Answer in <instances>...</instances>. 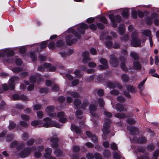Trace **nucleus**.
I'll return each mask as SVG.
<instances>
[{"label":"nucleus","mask_w":159,"mask_h":159,"mask_svg":"<svg viewBox=\"0 0 159 159\" xmlns=\"http://www.w3.org/2000/svg\"><path fill=\"white\" fill-rule=\"evenodd\" d=\"M99 104L101 107H102L104 105V102L102 98H100L98 100Z\"/></svg>","instance_id":"37998d69"},{"label":"nucleus","mask_w":159,"mask_h":159,"mask_svg":"<svg viewBox=\"0 0 159 159\" xmlns=\"http://www.w3.org/2000/svg\"><path fill=\"white\" fill-rule=\"evenodd\" d=\"M7 55V56H11L14 55L13 51L9 49H3L0 52V57H3Z\"/></svg>","instance_id":"0eeeda50"},{"label":"nucleus","mask_w":159,"mask_h":159,"mask_svg":"<svg viewBox=\"0 0 159 159\" xmlns=\"http://www.w3.org/2000/svg\"><path fill=\"white\" fill-rule=\"evenodd\" d=\"M37 115L38 118L41 119L43 116V113L41 111H39L37 113Z\"/></svg>","instance_id":"6e6d98bb"},{"label":"nucleus","mask_w":159,"mask_h":159,"mask_svg":"<svg viewBox=\"0 0 159 159\" xmlns=\"http://www.w3.org/2000/svg\"><path fill=\"white\" fill-rule=\"evenodd\" d=\"M105 45L107 48H110L112 46V43L111 41L108 40L106 43Z\"/></svg>","instance_id":"ea45409f"},{"label":"nucleus","mask_w":159,"mask_h":159,"mask_svg":"<svg viewBox=\"0 0 159 159\" xmlns=\"http://www.w3.org/2000/svg\"><path fill=\"white\" fill-rule=\"evenodd\" d=\"M71 129L72 130H74L77 133H79L80 132V129L78 127L74 125H72L71 127Z\"/></svg>","instance_id":"b1692460"},{"label":"nucleus","mask_w":159,"mask_h":159,"mask_svg":"<svg viewBox=\"0 0 159 159\" xmlns=\"http://www.w3.org/2000/svg\"><path fill=\"white\" fill-rule=\"evenodd\" d=\"M31 125L33 126H38L39 127L42 126L41 122L40 121H38L37 120L33 121L31 123Z\"/></svg>","instance_id":"aec40b11"},{"label":"nucleus","mask_w":159,"mask_h":159,"mask_svg":"<svg viewBox=\"0 0 159 159\" xmlns=\"http://www.w3.org/2000/svg\"><path fill=\"white\" fill-rule=\"evenodd\" d=\"M146 79H145L141 82L138 85V88L140 90H142L143 89V86L146 81Z\"/></svg>","instance_id":"72a5a7b5"},{"label":"nucleus","mask_w":159,"mask_h":159,"mask_svg":"<svg viewBox=\"0 0 159 159\" xmlns=\"http://www.w3.org/2000/svg\"><path fill=\"white\" fill-rule=\"evenodd\" d=\"M21 70V69L20 67H17L14 68L12 70V71L14 73H17L20 71Z\"/></svg>","instance_id":"864d4df0"},{"label":"nucleus","mask_w":159,"mask_h":159,"mask_svg":"<svg viewBox=\"0 0 159 159\" xmlns=\"http://www.w3.org/2000/svg\"><path fill=\"white\" fill-rule=\"evenodd\" d=\"M100 21L102 22L105 24L107 23V20L105 19V18L103 16H102L100 17Z\"/></svg>","instance_id":"69168bd1"},{"label":"nucleus","mask_w":159,"mask_h":159,"mask_svg":"<svg viewBox=\"0 0 159 159\" xmlns=\"http://www.w3.org/2000/svg\"><path fill=\"white\" fill-rule=\"evenodd\" d=\"M86 157L88 159H92L94 157L93 154L91 153H88L86 155Z\"/></svg>","instance_id":"09e8293b"},{"label":"nucleus","mask_w":159,"mask_h":159,"mask_svg":"<svg viewBox=\"0 0 159 159\" xmlns=\"http://www.w3.org/2000/svg\"><path fill=\"white\" fill-rule=\"evenodd\" d=\"M143 34L147 36H149L151 34V32L149 30H146L143 31Z\"/></svg>","instance_id":"c03bdc74"},{"label":"nucleus","mask_w":159,"mask_h":159,"mask_svg":"<svg viewBox=\"0 0 159 159\" xmlns=\"http://www.w3.org/2000/svg\"><path fill=\"white\" fill-rule=\"evenodd\" d=\"M110 63L111 64L114 66L117 65L118 61L114 56H111L110 57Z\"/></svg>","instance_id":"dca6fc26"},{"label":"nucleus","mask_w":159,"mask_h":159,"mask_svg":"<svg viewBox=\"0 0 159 159\" xmlns=\"http://www.w3.org/2000/svg\"><path fill=\"white\" fill-rule=\"evenodd\" d=\"M133 66L134 68L136 70H139L141 68L140 64L138 61H136L134 63Z\"/></svg>","instance_id":"bb28decb"},{"label":"nucleus","mask_w":159,"mask_h":159,"mask_svg":"<svg viewBox=\"0 0 159 159\" xmlns=\"http://www.w3.org/2000/svg\"><path fill=\"white\" fill-rule=\"evenodd\" d=\"M120 154L116 152H115L113 154V158L115 159H120Z\"/></svg>","instance_id":"c9c22d12"},{"label":"nucleus","mask_w":159,"mask_h":159,"mask_svg":"<svg viewBox=\"0 0 159 159\" xmlns=\"http://www.w3.org/2000/svg\"><path fill=\"white\" fill-rule=\"evenodd\" d=\"M88 27V26L87 25L82 23L78 25L77 30H76L74 28H71L69 30V32L74 34L78 38H79L80 36H78L76 32H77V33H79L80 34H84V30L87 28Z\"/></svg>","instance_id":"f257e3e1"},{"label":"nucleus","mask_w":159,"mask_h":159,"mask_svg":"<svg viewBox=\"0 0 159 159\" xmlns=\"http://www.w3.org/2000/svg\"><path fill=\"white\" fill-rule=\"evenodd\" d=\"M48 43V41H45L42 42L40 44V46L41 48L43 49L46 47L47 44Z\"/></svg>","instance_id":"473e14b6"},{"label":"nucleus","mask_w":159,"mask_h":159,"mask_svg":"<svg viewBox=\"0 0 159 159\" xmlns=\"http://www.w3.org/2000/svg\"><path fill=\"white\" fill-rule=\"evenodd\" d=\"M127 130L131 133H135L137 130V128L132 125H129L127 127Z\"/></svg>","instance_id":"5701e85b"},{"label":"nucleus","mask_w":159,"mask_h":159,"mask_svg":"<svg viewBox=\"0 0 159 159\" xmlns=\"http://www.w3.org/2000/svg\"><path fill=\"white\" fill-rule=\"evenodd\" d=\"M154 148V146L152 145H149L147 147V149L149 151H152Z\"/></svg>","instance_id":"338daca9"},{"label":"nucleus","mask_w":159,"mask_h":159,"mask_svg":"<svg viewBox=\"0 0 159 159\" xmlns=\"http://www.w3.org/2000/svg\"><path fill=\"white\" fill-rule=\"evenodd\" d=\"M74 74L77 77H80L81 76L80 71L79 70H77L74 72Z\"/></svg>","instance_id":"bf43d9fd"},{"label":"nucleus","mask_w":159,"mask_h":159,"mask_svg":"<svg viewBox=\"0 0 159 159\" xmlns=\"http://www.w3.org/2000/svg\"><path fill=\"white\" fill-rule=\"evenodd\" d=\"M62 152L61 151L58 149H56L54 151V154H55L57 157L60 156L62 154Z\"/></svg>","instance_id":"c85d7f7f"},{"label":"nucleus","mask_w":159,"mask_h":159,"mask_svg":"<svg viewBox=\"0 0 159 159\" xmlns=\"http://www.w3.org/2000/svg\"><path fill=\"white\" fill-rule=\"evenodd\" d=\"M55 119L57 118H59V121L62 123H65L66 121V118L64 113L62 112H61L58 113L57 116L55 114V116L54 117Z\"/></svg>","instance_id":"6e6552de"},{"label":"nucleus","mask_w":159,"mask_h":159,"mask_svg":"<svg viewBox=\"0 0 159 159\" xmlns=\"http://www.w3.org/2000/svg\"><path fill=\"white\" fill-rule=\"evenodd\" d=\"M19 124L20 125L23 127H26L28 125V124L24 121H20Z\"/></svg>","instance_id":"49530a36"},{"label":"nucleus","mask_w":159,"mask_h":159,"mask_svg":"<svg viewBox=\"0 0 159 159\" xmlns=\"http://www.w3.org/2000/svg\"><path fill=\"white\" fill-rule=\"evenodd\" d=\"M86 134L89 137H91L92 136V140L94 143H96L98 141V138L95 135H92V133L89 131H86Z\"/></svg>","instance_id":"f3484780"},{"label":"nucleus","mask_w":159,"mask_h":159,"mask_svg":"<svg viewBox=\"0 0 159 159\" xmlns=\"http://www.w3.org/2000/svg\"><path fill=\"white\" fill-rule=\"evenodd\" d=\"M128 10L127 9H125L123 10V12L121 14V15L123 17L126 18L128 16Z\"/></svg>","instance_id":"a878e982"},{"label":"nucleus","mask_w":159,"mask_h":159,"mask_svg":"<svg viewBox=\"0 0 159 159\" xmlns=\"http://www.w3.org/2000/svg\"><path fill=\"white\" fill-rule=\"evenodd\" d=\"M45 154L44 155V157H48V156L50 155V154L52 152V149L50 148H48L45 149Z\"/></svg>","instance_id":"412c9836"},{"label":"nucleus","mask_w":159,"mask_h":159,"mask_svg":"<svg viewBox=\"0 0 159 159\" xmlns=\"http://www.w3.org/2000/svg\"><path fill=\"white\" fill-rule=\"evenodd\" d=\"M146 140L144 137H142L141 139L138 140V142L140 143H143L146 142Z\"/></svg>","instance_id":"3c124183"},{"label":"nucleus","mask_w":159,"mask_h":159,"mask_svg":"<svg viewBox=\"0 0 159 159\" xmlns=\"http://www.w3.org/2000/svg\"><path fill=\"white\" fill-rule=\"evenodd\" d=\"M110 120L109 119H108L107 120V121L103 124V128L102 129L103 135L102 136L105 139H106L104 137V136L106 134H107L109 133L108 129L110 127Z\"/></svg>","instance_id":"423d86ee"},{"label":"nucleus","mask_w":159,"mask_h":159,"mask_svg":"<svg viewBox=\"0 0 159 159\" xmlns=\"http://www.w3.org/2000/svg\"><path fill=\"white\" fill-rule=\"evenodd\" d=\"M12 98L14 100H26L27 99V97L24 95H21L20 96L18 94H14L12 96Z\"/></svg>","instance_id":"4468645a"},{"label":"nucleus","mask_w":159,"mask_h":159,"mask_svg":"<svg viewBox=\"0 0 159 159\" xmlns=\"http://www.w3.org/2000/svg\"><path fill=\"white\" fill-rule=\"evenodd\" d=\"M90 53L93 55H95L97 53V51L95 49L91 48L90 50Z\"/></svg>","instance_id":"5fc2aeb1"},{"label":"nucleus","mask_w":159,"mask_h":159,"mask_svg":"<svg viewBox=\"0 0 159 159\" xmlns=\"http://www.w3.org/2000/svg\"><path fill=\"white\" fill-rule=\"evenodd\" d=\"M109 18L112 22V25L114 27H116L117 25L115 24V23H120L121 20V16L119 15H116L115 16L111 14L109 15Z\"/></svg>","instance_id":"20e7f679"},{"label":"nucleus","mask_w":159,"mask_h":159,"mask_svg":"<svg viewBox=\"0 0 159 159\" xmlns=\"http://www.w3.org/2000/svg\"><path fill=\"white\" fill-rule=\"evenodd\" d=\"M72 38V36L71 35L68 36L66 37V43L68 45H71L72 43H75L76 41L75 39H71Z\"/></svg>","instance_id":"2eb2a0df"},{"label":"nucleus","mask_w":159,"mask_h":159,"mask_svg":"<svg viewBox=\"0 0 159 159\" xmlns=\"http://www.w3.org/2000/svg\"><path fill=\"white\" fill-rule=\"evenodd\" d=\"M125 115L121 113H117L115 115V116L119 118H123L125 117Z\"/></svg>","instance_id":"e433bc0d"},{"label":"nucleus","mask_w":159,"mask_h":159,"mask_svg":"<svg viewBox=\"0 0 159 159\" xmlns=\"http://www.w3.org/2000/svg\"><path fill=\"white\" fill-rule=\"evenodd\" d=\"M35 148H28L24 150L20 154V156L21 157H25L27 156L31 152L35 149Z\"/></svg>","instance_id":"1a4fd4ad"},{"label":"nucleus","mask_w":159,"mask_h":159,"mask_svg":"<svg viewBox=\"0 0 159 159\" xmlns=\"http://www.w3.org/2000/svg\"><path fill=\"white\" fill-rule=\"evenodd\" d=\"M103 154L105 157H108L110 156L111 153L109 150H106L104 151Z\"/></svg>","instance_id":"7c9ffc66"},{"label":"nucleus","mask_w":159,"mask_h":159,"mask_svg":"<svg viewBox=\"0 0 159 159\" xmlns=\"http://www.w3.org/2000/svg\"><path fill=\"white\" fill-rule=\"evenodd\" d=\"M30 57L32 60L33 61H35L36 60V58L35 55L33 52L30 53Z\"/></svg>","instance_id":"4d7b16f0"},{"label":"nucleus","mask_w":159,"mask_h":159,"mask_svg":"<svg viewBox=\"0 0 159 159\" xmlns=\"http://www.w3.org/2000/svg\"><path fill=\"white\" fill-rule=\"evenodd\" d=\"M89 27L91 30H95L97 28V26L94 24H91L90 25Z\"/></svg>","instance_id":"13d9d810"},{"label":"nucleus","mask_w":159,"mask_h":159,"mask_svg":"<svg viewBox=\"0 0 159 159\" xmlns=\"http://www.w3.org/2000/svg\"><path fill=\"white\" fill-rule=\"evenodd\" d=\"M54 109V107L52 106H49L46 107L45 109L46 112L48 114V115L52 118L54 117L55 114L52 113Z\"/></svg>","instance_id":"9b49d317"},{"label":"nucleus","mask_w":159,"mask_h":159,"mask_svg":"<svg viewBox=\"0 0 159 159\" xmlns=\"http://www.w3.org/2000/svg\"><path fill=\"white\" fill-rule=\"evenodd\" d=\"M126 89L129 92H134L135 91V88L133 86H128Z\"/></svg>","instance_id":"2f4dec72"},{"label":"nucleus","mask_w":159,"mask_h":159,"mask_svg":"<svg viewBox=\"0 0 159 159\" xmlns=\"http://www.w3.org/2000/svg\"><path fill=\"white\" fill-rule=\"evenodd\" d=\"M137 36V34L136 32H134L132 34V40L131 44L134 47H138L141 46L140 42L136 38Z\"/></svg>","instance_id":"39448f33"},{"label":"nucleus","mask_w":159,"mask_h":159,"mask_svg":"<svg viewBox=\"0 0 159 159\" xmlns=\"http://www.w3.org/2000/svg\"><path fill=\"white\" fill-rule=\"evenodd\" d=\"M42 107L41 105L40 104H37L34 105L33 109L34 110H38L40 109Z\"/></svg>","instance_id":"4c0bfd02"},{"label":"nucleus","mask_w":159,"mask_h":159,"mask_svg":"<svg viewBox=\"0 0 159 159\" xmlns=\"http://www.w3.org/2000/svg\"><path fill=\"white\" fill-rule=\"evenodd\" d=\"M42 126L48 128L52 126H54L57 128H59L61 126L58 124L56 122L52 121L48 117H46L43 120V122H41Z\"/></svg>","instance_id":"f03ea898"},{"label":"nucleus","mask_w":159,"mask_h":159,"mask_svg":"<svg viewBox=\"0 0 159 159\" xmlns=\"http://www.w3.org/2000/svg\"><path fill=\"white\" fill-rule=\"evenodd\" d=\"M125 58L124 57H122L120 58V60L121 61V65L120 66L122 69L124 71H126L127 70V69L125 66L124 61H125Z\"/></svg>","instance_id":"6ab92c4d"},{"label":"nucleus","mask_w":159,"mask_h":159,"mask_svg":"<svg viewBox=\"0 0 159 159\" xmlns=\"http://www.w3.org/2000/svg\"><path fill=\"white\" fill-rule=\"evenodd\" d=\"M96 66V64L94 62H91L88 64V66L90 67H93Z\"/></svg>","instance_id":"680f3d73"},{"label":"nucleus","mask_w":159,"mask_h":159,"mask_svg":"<svg viewBox=\"0 0 159 159\" xmlns=\"http://www.w3.org/2000/svg\"><path fill=\"white\" fill-rule=\"evenodd\" d=\"M131 57L134 59L136 60L138 59V56L137 54L134 52H131Z\"/></svg>","instance_id":"f704fd0d"},{"label":"nucleus","mask_w":159,"mask_h":159,"mask_svg":"<svg viewBox=\"0 0 159 159\" xmlns=\"http://www.w3.org/2000/svg\"><path fill=\"white\" fill-rule=\"evenodd\" d=\"M17 78L16 77H13L11 78V83H9V89L11 90H13L14 89L15 86L13 84V82L16 80Z\"/></svg>","instance_id":"a211bd4d"},{"label":"nucleus","mask_w":159,"mask_h":159,"mask_svg":"<svg viewBox=\"0 0 159 159\" xmlns=\"http://www.w3.org/2000/svg\"><path fill=\"white\" fill-rule=\"evenodd\" d=\"M88 101L87 99H85L83 104L80 106L81 102L80 101L79 99H76L74 102L75 107L76 108H81L83 109H85L88 105Z\"/></svg>","instance_id":"7ed1b4c3"},{"label":"nucleus","mask_w":159,"mask_h":159,"mask_svg":"<svg viewBox=\"0 0 159 159\" xmlns=\"http://www.w3.org/2000/svg\"><path fill=\"white\" fill-rule=\"evenodd\" d=\"M159 155V150H157L155 151L153 153L154 159H157V156Z\"/></svg>","instance_id":"8fccbe9b"},{"label":"nucleus","mask_w":159,"mask_h":159,"mask_svg":"<svg viewBox=\"0 0 159 159\" xmlns=\"http://www.w3.org/2000/svg\"><path fill=\"white\" fill-rule=\"evenodd\" d=\"M52 89L53 91H57L59 90V88L57 84H54L52 85Z\"/></svg>","instance_id":"603ef678"},{"label":"nucleus","mask_w":159,"mask_h":159,"mask_svg":"<svg viewBox=\"0 0 159 159\" xmlns=\"http://www.w3.org/2000/svg\"><path fill=\"white\" fill-rule=\"evenodd\" d=\"M50 140L52 143L51 144V146L53 148H56L58 147V144L57 143L58 139L56 137H52L50 138Z\"/></svg>","instance_id":"f8f14e48"},{"label":"nucleus","mask_w":159,"mask_h":159,"mask_svg":"<svg viewBox=\"0 0 159 159\" xmlns=\"http://www.w3.org/2000/svg\"><path fill=\"white\" fill-rule=\"evenodd\" d=\"M68 95H70L73 98H76L79 96L78 93L75 92H72L71 91H68L67 92Z\"/></svg>","instance_id":"393cba45"},{"label":"nucleus","mask_w":159,"mask_h":159,"mask_svg":"<svg viewBox=\"0 0 159 159\" xmlns=\"http://www.w3.org/2000/svg\"><path fill=\"white\" fill-rule=\"evenodd\" d=\"M16 125L13 122H11L10 123L9 126V128L10 129H12L16 126Z\"/></svg>","instance_id":"de8ad7c7"},{"label":"nucleus","mask_w":159,"mask_h":159,"mask_svg":"<svg viewBox=\"0 0 159 159\" xmlns=\"http://www.w3.org/2000/svg\"><path fill=\"white\" fill-rule=\"evenodd\" d=\"M82 114V113L80 111L77 110L76 112L75 115L77 118H80L81 117Z\"/></svg>","instance_id":"58836bf2"},{"label":"nucleus","mask_w":159,"mask_h":159,"mask_svg":"<svg viewBox=\"0 0 159 159\" xmlns=\"http://www.w3.org/2000/svg\"><path fill=\"white\" fill-rule=\"evenodd\" d=\"M82 56L83 57L82 60L83 63H87L91 60V59L89 57V53L87 52H84L83 53Z\"/></svg>","instance_id":"ddd939ff"},{"label":"nucleus","mask_w":159,"mask_h":159,"mask_svg":"<svg viewBox=\"0 0 159 159\" xmlns=\"http://www.w3.org/2000/svg\"><path fill=\"white\" fill-rule=\"evenodd\" d=\"M15 63L17 65H20L22 64L21 60L20 59H17L15 61Z\"/></svg>","instance_id":"052dcab7"},{"label":"nucleus","mask_w":159,"mask_h":159,"mask_svg":"<svg viewBox=\"0 0 159 159\" xmlns=\"http://www.w3.org/2000/svg\"><path fill=\"white\" fill-rule=\"evenodd\" d=\"M65 100V98L63 96H61L58 98V101L60 102H64Z\"/></svg>","instance_id":"e2e57ef3"},{"label":"nucleus","mask_w":159,"mask_h":159,"mask_svg":"<svg viewBox=\"0 0 159 159\" xmlns=\"http://www.w3.org/2000/svg\"><path fill=\"white\" fill-rule=\"evenodd\" d=\"M89 108L90 113L92 115H93V112L95 111L96 109V106L94 105L91 104L89 106Z\"/></svg>","instance_id":"c756f323"},{"label":"nucleus","mask_w":159,"mask_h":159,"mask_svg":"<svg viewBox=\"0 0 159 159\" xmlns=\"http://www.w3.org/2000/svg\"><path fill=\"white\" fill-rule=\"evenodd\" d=\"M21 118L22 119L25 120H28L30 119V117L26 115H21Z\"/></svg>","instance_id":"79ce46f5"},{"label":"nucleus","mask_w":159,"mask_h":159,"mask_svg":"<svg viewBox=\"0 0 159 159\" xmlns=\"http://www.w3.org/2000/svg\"><path fill=\"white\" fill-rule=\"evenodd\" d=\"M119 31L121 34H123L125 32V27L123 25H121V27H119Z\"/></svg>","instance_id":"a19ab883"},{"label":"nucleus","mask_w":159,"mask_h":159,"mask_svg":"<svg viewBox=\"0 0 159 159\" xmlns=\"http://www.w3.org/2000/svg\"><path fill=\"white\" fill-rule=\"evenodd\" d=\"M80 148L77 146H74L73 148V150L74 152H77L80 150Z\"/></svg>","instance_id":"774afa93"},{"label":"nucleus","mask_w":159,"mask_h":159,"mask_svg":"<svg viewBox=\"0 0 159 159\" xmlns=\"http://www.w3.org/2000/svg\"><path fill=\"white\" fill-rule=\"evenodd\" d=\"M107 86L110 88L113 89L115 88L116 87L115 84L114 83L111 82H109L107 84Z\"/></svg>","instance_id":"a18cd8bd"},{"label":"nucleus","mask_w":159,"mask_h":159,"mask_svg":"<svg viewBox=\"0 0 159 159\" xmlns=\"http://www.w3.org/2000/svg\"><path fill=\"white\" fill-rule=\"evenodd\" d=\"M100 61L102 65L99 66L98 67L99 70H103L107 68L108 65L107 64V61L105 59H101Z\"/></svg>","instance_id":"9d476101"},{"label":"nucleus","mask_w":159,"mask_h":159,"mask_svg":"<svg viewBox=\"0 0 159 159\" xmlns=\"http://www.w3.org/2000/svg\"><path fill=\"white\" fill-rule=\"evenodd\" d=\"M116 109L118 111H121L125 110V108L120 104H117L116 106Z\"/></svg>","instance_id":"4be33fe9"},{"label":"nucleus","mask_w":159,"mask_h":159,"mask_svg":"<svg viewBox=\"0 0 159 159\" xmlns=\"http://www.w3.org/2000/svg\"><path fill=\"white\" fill-rule=\"evenodd\" d=\"M121 79L124 82H127L129 80V77L126 74H123L121 75Z\"/></svg>","instance_id":"cd10ccee"},{"label":"nucleus","mask_w":159,"mask_h":159,"mask_svg":"<svg viewBox=\"0 0 159 159\" xmlns=\"http://www.w3.org/2000/svg\"><path fill=\"white\" fill-rule=\"evenodd\" d=\"M111 149H112L113 150H116L117 149V145L114 143H111Z\"/></svg>","instance_id":"0e129e2a"}]
</instances>
